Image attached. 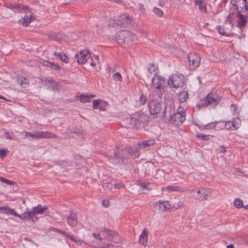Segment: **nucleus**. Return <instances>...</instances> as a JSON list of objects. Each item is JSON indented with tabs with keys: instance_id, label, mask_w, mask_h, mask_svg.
<instances>
[{
	"instance_id": "1",
	"label": "nucleus",
	"mask_w": 248,
	"mask_h": 248,
	"mask_svg": "<svg viewBox=\"0 0 248 248\" xmlns=\"http://www.w3.org/2000/svg\"><path fill=\"white\" fill-rule=\"evenodd\" d=\"M148 106L151 114L155 115L161 112L162 117H165L168 113L167 111L168 107L162 102L161 97L154 92L149 95Z\"/></svg>"
},
{
	"instance_id": "2",
	"label": "nucleus",
	"mask_w": 248,
	"mask_h": 248,
	"mask_svg": "<svg viewBox=\"0 0 248 248\" xmlns=\"http://www.w3.org/2000/svg\"><path fill=\"white\" fill-rule=\"evenodd\" d=\"M221 100V96L217 93H211L204 97L201 102L197 105V107L201 109L203 107H209L215 108Z\"/></svg>"
},
{
	"instance_id": "3",
	"label": "nucleus",
	"mask_w": 248,
	"mask_h": 248,
	"mask_svg": "<svg viewBox=\"0 0 248 248\" xmlns=\"http://www.w3.org/2000/svg\"><path fill=\"white\" fill-rule=\"evenodd\" d=\"M135 35L130 31L126 30L120 31L116 38V42L124 47L125 45H130L133 41Z\"/></svg>"
},
{
	"instance_id": "4",
	"label": "nucleus",
	"mask_w": 248,
	"mask_h": 248,
	"mask_svg": "<svg viewBox=\"0 0 248 248\" xmlns=\"http://www.w3.org/2000/svg\"><path fill=\"white\" fill-rule=\"evenodd\" d=\"M169 114L171 123L176 125H181L186 120L185 109L182 107H178L177 112L172 115H171L170 112H169Z\"/></svg>"
},
{
	"instance_id": "5",
	"label": "nucleus",
	"mask_w": 248,
	"mask_h": 248,
	"mask_svg": "<svg viewBox=\"0 0 248 248\" xmlns=\"http://www.w3.org/2000/svg\"><path fill=\"white\" fill-rule=\"evenodd\" d=\"M146 119V115L143 114L138 115L136 117L128 118L126 119L127 127L129 128H132L135 127L139 128L141 126H143Z\"/></svg>"
},
{
	"instance_id": "6",
	"label": "nucleus",
	"mask_w": 248,
	"mask_h": 248,
	"mask_svg": "<svg viewBox=\"0 0 248 248\" xmlns=\"http://www.w3.org/2000/svg\"><path fill=\"white\" fill-rule=\"evenodd\" d=\"M185 82V78L183 75L177 74L173 75L171 78H170L168 81V84L170 86L177 88L182 87L184 86Z\"/></svg>"
},
{
	"instance_id": "7",
	"label": "nucleus",
	"mask_w": 248,
	"mask_h": 248,
	"mask_svg": "<svg viewBox=\"0 0 248 248\" xmlns=\"http://www.w3.org/2000/svg\"><path fill=\"white\" fill-rule=\"evenodd\" d=\"M188 60L190 69L193 70L200 65L201 58L196 53H191L188 55Z\"/></svg>"
},
{
	"instance_id": "8",
	"label": "nucleus",
	"mask_w": 248,
	"mask_h": 248,
	"mask_svg": "<svg viewBox=\"0 0 248 248\" xmlns=\"http://www.w3.org/2000/svg\"><path fill=\"white\" fill-rule=\"evenodd\" d=\"M165 78L158 75H155L152 78L151 88L160 90L165 86Z\"/></svg>"
},
{
	"instance_id": "9",
	"label": "nucleus",
	"mask_w": 248,
	"mask_h": 248,
	"mask_svg": "<svg viewBox=\"0 0 248 248\" xmlns=\"http://www.w3.org/2000/svg\"><path fill=\"white\" fill-rule=\"evenodd\" d=\"M190 196L193 199L199 201H205V195L202 188L199 189H187L186 190Z\"/></svg>"
},
{
	"instance_id": "10",
	"label": "nucleus",
	"mask_w": 248,
	"mask_h": 248,
	"mask_svg": "<svg viewBox=\"0 0 248 248\" xmlns=\"http://www.w3.org/2000/svg\"><path fill=\"white\" fill-rule=\"evenodd\" d=\"M90 55L87 50L81 51L78 54H77L75 58L79 64H84L89 59Z\"/></svg>"
},
{
	"instance_id": "11",
	"label": "nucleus",
	"mask_w": 248,
	"mask_h": 248,
	"mask_svg": "<svg viewBox=\"0 0 248 248\" xmlns=\"http://www.w3.org/2000/svg\"><path fill=\"white\" fill-rule=\"evenodd\" d=\"M70 214L67 217V223L71 227H74L78 224L77 215L73 210L69 211Z\"/></svg>"
},
{
	"instance_id": "12",
	"label": "nucleus",
	"mask_w": 248,
	"mask_h": 248,
	"mask_svg": "<svg viewBox=\"0 0 248 248\" xmlns=\"http://www.w3.org/2000/svg\"><path fill=\"white\" fill-rule=\"evenodd\" d=\"M42 80L48 89L54 92H58L60 90V85L58 82L47 79H44Z\"/></svg>"
},
{
	"instance_id": "13",
	"label": "nucleus",
	"mask_w": 248,
	"mask_h": 248,
	"mask_svg": "<svg viewBox=\"0 0 248 248\" xmlns=\"http://www.w3.org/2000/svg\"><path fill=\"white\" fill-rule=\"evenodd\" d=\"M108 236V238L114 242L118 243L119 241V237L118 233L108 228H104L103 231Z\"/></svg>"
},
{
	"instance_id": "14",
	"label": "nucleus",
	"mask_w": 248,
	"mask_h": 248,
	"mask_svg": "<svg viewBox=\"0 0 248 248\" xmlns=\"http://www.w3.org/2000/svg\"><path fill=\"white\" fill-rule=\"evenodd\" d=\"M119 17L124 28L129 26L131 24L133 20L132 18L127 13L123 14L120 16Z\"/></svg>"
},
{
	"instance_id": "15",
	"label": "nucleus",
	"mask_w": 248,
	"mask_h": 248,
	"mask_svg": "<svg viewBox=\"0 0 248 248\" xmlns=\"http://www.w3.org/2000/svg\"><path fill=\"white\" fill-rule=\"evenodd\" d=\"M194 3L196 5L198 6L199 10L203 13H207L206 2L205 0H195Z\"/></svg>"
},
{
	"instance_id": "16",
	"label": "nucleus",
	"mask_w": 248,
	"mask_h": 248,
	"mask_svg": "<svg viewBox=\"0 0 248 248\" xmlns=\"http://www.w3.org/2000/svg\"><path fill=\"white\" fill-rule=\"evenodd\" d=\"M147 240H148V231L146 228H144L143 230L142 233L140 236L139 238V243L144 246H145L147 245Z\"/></svg>"
},
{
	"instance_id": "17",
	"label": "nucleus",
	"mask_w": 248,
	"mask_h": 248,
	"mask_svg": "<svg viewBox=\"0 0 248 248\" xmlns=\"http://www.w3.org/2000/svg\"><path fill=\"white\" fill-rule=\"evenodd\" d=\"M0 211L1 213L13 215L15 217L18 216V214L16 213L15 209L11 208L8 206L0 207Z\"/></svg>"
},
{
	"instance_id": "18",
	"label": "nucleus",
	"mask_w": 248,
	"mask_h": 248,
	"mask_svg": "<svg viewBox=\"0 0 248 248\" xmlns=\"http://www.w3.org/2000/svg\"><path fill=\"white\" fill-rule=\"evenodd\" d=\"M156 205L158 206L159 209L164 212L168 210H169L171 208V205L169 204L168 201H159L157 203H156Z\"/></svg>"
},
{
	"instance_id": "19",
	"label": "nucleus",
	"mask_w": 248,
	"mask_h": 248,
	"mask_svg": "<svg viewBox=\"0 0 248 248\" xmlns=\"http://www.w3.org/2000/svg\"><path fill=\"white\" fill-rule=\"evenodd\" d=\"M47 210H48V208L46 206H43L41 204H38L37 206L33 207L32 208V211L34 216L35 214H43Z\"/></svg>"
},
{
	"instance_id": "20",
	"label": "nucleus",
	"mask_w": 248,
	"mask_h": 248,
	"mask_svg": "<svg viewBox=\"0 0 248 248\" xmlns=\"http://www.w3.org/2000/svg\"><path fill=\"white\" fill-rule=\"evenodd\" d=\"M16 217H19L21 220H34L33 217H34L32 210L29 212L26 211L23 213L22 215H20L18 214V216H16Z\"/></svg>"
},
{
	"instance_id": "21",
	"label": "nucleus",
	"mask_w": 248,
	"mask_h": 248,
	"mask_svg": "<svg viewBox=\"0 0 248 248\" xmlns=\"http://www.w3.org/2000/svg\"><path fill=\"white\" fill-rule=\"evenodd\" d=\"M121 160H124V156L122 155L120 150H117L114 152L112 162L114 164H118L120 163Z\"/></svg>"
},
{
	"instance_id": "22",
	"label": "nucleus",
	"mask_w": 248,
	"mask_h": 248,
	"mask_svg": "<svg viewBox=\"0 0 248 248\" xmlns=\"http://www.w3.org/2000/svg\"><path fill=\"white\" fill-rule=\"evenodd\" d=\"M95 97V95L88 94H81L79 96V101L81 103L90 102L91 98Z\"/></svg>"
},
{
	"instance_id": "23",
	"label": "nucleus",
	"mask_w": 248,
	"mask_h": 248,
	"mask_svg": "<svg viewBox=\"0 0 248 248\" xmlns=\"http://www.w3.org/2000/svg\"><path fill=\"white\" fill-rule=\"evenodd\" d=\"M238 17L239 19L237 21V26L240 29L245 27L247 24V21L244 16L242 14L239 13L238 14Z\"/></svg>"
},
{
	"instance_id": "24",
	"label": "nucleus",
	"mask_w": 248,
	"mask_h": 248,
	"mask_svg": "<svg viewBox=\"0 0 248 248\" xmlns=\"http://www.w3.org/2000/svg\"><path fill=\"white\" fill-rule=\"evenodd\" d=\"M188 98V93L187 91H183L178 94V99L181 103L186 102Z\"/></svg>"
},
{
	"instance_id": "25",
	"label": "nucleus",
	"mask_w": 248,
	"mask_h": 248,
	"mask_svg": "<svg viewBox=\"0 0 248 248\" xmlns=\"http://www.w3.org/2000/svg\"><path fill=\"white\" fill-rule=\"evenodd\" d=\"M148 71L151 75H157L158 69L154 64H149L148 65Z\"/></svg>"
},
{
	"instance_id": "26",
	"label": "nucleus",
	"mask_w": 248,
	"mask_h": 248,
	"mask_svg": "<svg viewBox=\"0 0 248 248\" xmlns=\"http://www.w3.org/2000/svg\"><path fill=\"white\" fill-rule=\"evenodd\" d=\"M34 18L31 16L26 15L23 17L22 20L21 21V24L25 27H27L30 22L32 21Z\"/></svg>"
},
{
	"instance_id": "27",
	"label": "nucleus",
	"mask_w": 248,
	"mask_h": 248,
	"mask_svg": "<svg viewBox=\"0 0 248 248\" xmlns=\"http://www.w3.org/2000/svg\"><path fill=\"white\" fill-rule=\"evenodd\" d=\"M40 134L41 138L53 139L57 137L55 134L49 132L40 131Z\"/></svg>"
},
{
	"instance_id": "28",
	"label": "nucleus",
	"mask_w": 248,
	"mask_h": 248,
	"mask_svg": "<svg viewBox=\"0 0 248 248\" xmlns=\"http://www.w3.org/2000/svg\"><path fill=\"white\" fill-rule=\"evenodd\" d=\"M241 120L239 118H234L233 121L231 122V125L232 127V130H237L241 125Z\"/></svg>"
},
{
	"instance_id": "29",
	"label": "nucleus",
	"mask_w": 248,
	"mask_h": 248,
	"mask_svg": "<svg viewBox=\"0 0 248 248\" xmlns=\"http://www.w3.org/2000/svg\"><path fill=\"white\" fill-rule=\"evenodd\" d=\"M54 55L58 56L63 62H68V58L63 52L57 53L55 51L54 52Z\"/></svg>"
},
{
	"instance_id": "30",
	"label": "nucleus",
	"mask_w": 248,
	"mask_h": 248,
	"mask_svg": "<svg viewBox=\"0 0 248 248\" xmlns=\"http://www.w3.org/2000/svg\"><path fill=\"white\" fill-rule=\"evenodd\" d=\"M18 82L21 86L24 88H26L29 85V80L25 77H21L20 78H18Z\"/></svg>"
},
{
	"instance_id": "31",
	"label": "nucleus",
	"mask_w": 248,
	"mask_h": 248,
	"mask_svg": "<svg viewBox=\"0 0 248 248\" xmlns=\"http://www.w3.org/2000/svg\"><path fill=\"white\" fill-rule=\"evenodd\" d=\"M166 189L169 192L172 191H179L180 192H183L184 190L180 186H169L166 187Z\"/></svg>"
},
{
	"instance_id": "32",
	"label": "nucleus",
	"mask_w": 248,
	"mask_h": 248,
	"mask_svg": "<svg viewBox=\"0 0 248 248\" xmlns=\"http://www.w3.org/2000/svg\"><path fill=\"white\" fill-rule=\"evenodd\" d=\"M110 23L114 27H124L123 22L120 19L119 16L116 19L113 20Z\"/></svg>"
},
{
	"instance_id": "33",
	"label": "nucleus",
	"mask_w": 248,
	"mask_h": 248,
	"mask_svg": "<svg viewBox=\"0 0 248 248\" xmlns=\"http://www.w3.org/2000/svg\"><path fill=\"white\" fill-rule=\"evenodd\" d=\"M215 127H216V124H215V123H211L206 124L205 125L203 124V125L199 126L200 128H201L202 130L213 129V128H215Z\"/></svg>"
},
{
	"instance_id": "34",
	"label": "nucleus",
	"mask_w": 248,
	"mask_h": 248,
	"mask_svg": "<svg viewBox=\"0 0 248 248\" xmlns=\"http://www.w3.org/2000/svg\"><path fill=\"white\" fill-rule=\"evenodd\" d=\"M233 204L237 208H240L243 207V201L239 198H237L234 200Z\"/></svg>"
},
{
	"instance_id": "35",
	"label": "nucleus",
	"mask_w": 248,
	"mask_h": 248,
	"mask_svg": "<svg viewBox=\"0 0 248 248\" xmlns=\"http://www.w3.org/2000/svg\"><path fill=\"white\" fill-rule=\"evenodd\" d=\"M149 141H143L140 143H139L138 145L139 146V147L140 148H145L147 147H149L152 145L153 143Z\"/></svg>"
},
{
	"instance_id": "36",
	"label": "nucleus",
	"mask_w": 248,
	"mask_h": 248,
	"mask_svg": "<svg viewBox=\"0 0 248 248\" xmlns=\"http://www.w3.org/2000/svg\"><path fill=\"white\" fill-rule=\"evenodd\" d=\"M21 4H14L13 5L12 10L15 12L21 13Z\"/></svg>"
},
{
	"instance_id": "37",
	"label": "nucleus",
	"mask_w": 248,
	"mask_h": 248,
	"mask_svg": "<svg viewBox=\"0 0 248 248\" xmlns=\"http://www.w3.org/2000/svg\"><path fill=\"white\" fill-rule=\"evenodd\" d=\"M216 29L218 31V33L225 36H229V34H227L224 31V29L222 28L221 26H218L216 27Z\"/></svg>"
},
{
	"instance_id": "38",
	"label": "nucleus",
	"mask_w": 248,
	"mask_h": 248,
	"mask_svg": "<svg viewBox=\"0 0 248 248\" xmlns=\"http://www.w3.org/2000/svg\"><path fill=\"white\" fill-rule=\"evenodd\" d=\"M69 131L71 133H75L79 135L81 134L80 129L76 126H72L69 128Z\"/></svg>"
},
{
	"instance_id": "39",
	"label": "nucleus",
	"mask_w": 248,
	"mask_h": 248,
	"mask_svg": "<svg viewBox=\"0 0 248 248\" xmlns=\"http://www.w3.org/2000/svg\"><path fill=\"white\" fill-rule=\"evenodd\" d=\"M154 13L159 17H161L163 15V12L159 8L155 7L153 9Z\"/></svg>"
},
{
	"instance_id": "40",
	"label": "nucleus",
	"mask_w": 248,
	"mask_h": 248,
	"mask_svg": "<svg viewBox=\"0 0 248 248\" xmlns=\"http://www.w3.org/2000/svg\"><path fill=\"white\" fill-rule=\"evenodd\" d=\"M212 136H210L209 135H205V134H200L197 135V137L199 139H201L202 140H209V137Z\"/></svg>"
},
{
	"instance_id": "41",
	"label": "nucleus",
	"mask_w": 248,
	"mask_h": 248,
	"mask_svg": "<svg viewBox=\"0 0 248 248\" xmlns=\"http://www.w3.org/2000/svg\"><path fill=\"white\" fill-rule=\"evenodd\" d=\"M112 186L113 185L108 182L104 183L102 184V187L104 190L111 189Z\"/></svg>"
},
{
	"instance_id": "42",
	"label": "nucleus",
	"mask_w": 248,
	"mask_h": 248,
	"mask_svg": "<svg viewBox=\"0 0 248 248\" xmlns=\"http://www.w3.org/2000/svg\"><path fill=\"white\" fill-rule=\"evenodd\" d=\"M102 102V100H94L93 102V109H97L99 108V106L101 104V103Z\"/></svg>"
},
{
	"instance_id": "43",
	"label": "nucleus",
	"mask_w": 248,
	"mask_h": 248,
	"mask_svg": "<svg viewBox=\"0 0 248 248\" xmlns=\"http://www.w3.org/2000/svg\"><path fill=\"white\" fill-rule=\"evenodd\" d=\"M55 232L63 235V236H67V237H69L70 235L67 232H65L64 231H62V230H60L57 228H54Z\"/></svg>"
},
{
	"instance_id": "44",
	"label": "nucleus",
	"mask_w": 248,
	"mask_h": 248,
	"mask_svg": "<svg viewBox=\"0 0 248 248\" xmlns=\"http://www.w3.org/2000/svg\"><path fill=\"white\" fill-rule=\"evenodd\" d=\"M139 102L141 105H145L147 102L146 96H145L143 94H142L140 97Z\"/></svg>"
},
{
	"instance_id": "45",
	"label": "nucleus",
	"mask_w": 248,
	"mask_h": 248,
	"mask_svg": "<svg viewBox=\"0 0 248 248\" xmlns=\"http://www.w3.org/2000/svg\"><path fill=\"white\" fill-rule=\"evenodd\" d=\"M69 238L71 241L74 242L78 245H81L82 244V241L76 239L74 235H71L69 236Z\"/></svg>"
},
{
	"instance_id": "46",
	"label": "nucleus",
	"mask_w": 248,
	"mask_h": 248,
	"mask_svg": "<svg viewBox=\"0 0 248 248\" xmlns=\"http://www.w3.org/2000/svg\"><path fill=\"white\" fill-rule=\"evenodd\" d=\"M112 78L115 81H122V77L119 72H117L112 76Z\"/></svg>"
},
{
	"instance_id": "47",
	"label": "nucleus",
	"mask_w": 248,
	"mask_h": 248,
	"mask_svg": "<svg viewBox=\"0 0 248 248\" xmlns=\"http://www.w3.org/2000/svg\"><path fill=\"white\" fill-rule=\"evenodd\" d=\"M172 206L174 208L176 209H178L179 208H180L181 207L183 206L184 203L182 201H178L177 202L173 203L172 204Z\"/></svg>"
},
{
	"instance_id": "48",
	"label": "nucleus",
	"mask_w": 248,
	"mask_h": 248,
	"mask_svg": "<svg viewBox=\"0 0 248 248\" xmlns=\"http://www.w3.org/2000/svg\"><path fill=\"white\" fill-rule=\"evenodd\" d=\"M48 65L51 69H55L56 70H60L61 69L60 66L58 64L50 62L48 63Z\"/></svg>"
},
{
	"instance_id": "49",
	"label": "nucleus",
	"mask_w": 248,
	"mask_h": 248,
	"mask_svg": "<svg viewBox=\"0 0 248 248\" xmlns=\"http://www.w3.org/2000/svg\"><path fill=\"white\" fill-rule=\"evenodd\" d=\"M31 138L33 139L41 138L40 131H34L32 133Z\"/></svg>"
},
{
	"instance_id": "50",
	"label": "nucleus",
	"mask_w": 248,
	"mask_h": 248,
	"mask_svg": "<svg viewBox=\"0 0 248 248\" xmlns=\"http://www.w3.org/2000/svg\"><path fill=\"white\" fill-rule=\"evenodd\" d=\"M0 181L4 183L8 184V185H12L13 184V181H10L9 180H7L6 179H5L1 176H0Z\"/></svg>"
},
{
	"instance_id": "51",
	"label": "nucleus",
	"mask_w": 248,
	"mask_h": 248,
	"mask_svg": "<svg viewBox=\"0 0 248 248\" xmlns=\"http://www.w3.org/2000/svg\"><path fill=\"white\" fill-rule=\"evenodd\" d=\"M7 155V151L5 149L0 150V158H3Z\"/></svg>"
},
{
	"instance_id": "52",
	"label": "nucleus",
	"mask_w": 248,
	"mask_h": 248,
	"mask_svg": "<svg viewBox=\"0 0 248 248\" xmlns=\"http://www.w3.org/2000/svg\"><path fill=\"white\" fill-rule=\"evenodd\" d=\"M232 123L231 121H227L225 124V127L227 129H232V127L231 125Z\"/></svg>"
},
{
	"instance_id": "53",
	"label": "nucleus",
	"mask_w": 248,
	"mask_h": 248,
	"mask_svg": "<svg viewBox=\"0 0 248 248\" xmlns=\"http://www.w3.org/2000/svg\"><path fill=\"white\" fill-rule=\"evenodd\" d=\"M203 192L205 193L204 195H205V200H207V196L212 195V192L210 191H207L204 188H202Z\"/></svg>"
},
{
	"instance_id": "54",
	"label": "nucleus",
	"mask_w": 248,
	"mask_h": 248,
	"mask_svg": "<svg viewBox=\"0 0 248 248\" xmlns=\"http://www.w3.org/2000/svg\"><path fill=\"white\" fill-rule=\"evenodd\" d=\"M113 186H114L115 188L119 189L121 187H124V185L122 183H118L113 185Z\"/></svg>"
},
{
	"instance_id": "55",
	"label": "nucleus",
	"mask_w": 248,
	"mask_h": 248,
	"mask_svg": "<svg viewBox=\"0 0 248 248\" xmlns=\"http://www.w3.org/2000/svg\"><path fill=\"white\" fill-rule=\"evenodd\" d=\"M30 7L27 6H25L23 4H22V6H21V12H25V11H30Z\"/></svg>"
},
{
	"instance_id": "56",
	"label": "nucleus",
	"mask_w": 248,
	"mask_h": 248,
	"mask_svg": "<svg viewBox=\"0 0 248 248\" xmlns=\"http://www.w3.org/2000/svg\"><path fill=\"white\" fill-rule=\"evenodd\" d=\"M102 204L104 206L108 207L109 206V202L108 200H103Z\"/></svg>"
},
{
	"instance_id": "57",
	"label": "nucleus",
	"mask_w": 248,
	"mask_h": 248,
	"mask_svg": "<svg viewBox=\"0 0 248 248\" xmlns=\"http://www.w3.org/2000/svg\"><path fill=\"white\" fill-rule=\"evenodd\" d=\"M93 236L95 239H98L100 241H101L102 239V237L100 236V233H93Z\"/></svg>"
},
{
	"instance_id": "58",
	"label": "nucleus",
	"mask_w": 248,
	"mask_h": 248,
	"mask_svg": "<svg viewBox=\"0 0 248 248\" xmlns=\"http://www.w3.org/2000/svg\"><path fill=\"white\" fill-rule=\"evenodd\" d=\"M141 187L142 188V190H145L146 191H144L143 193H146L147 191H149V189H148V187L145 186V185H141Z\"/></svg>"
},
{
	"instance_id": "59",
	"label": "nucleus",
	"mask_w": 248,
	"mask_h": 248,
	"mask_svg": "<svg viewBox=\"0 0 248 248\" xmlns=\"http://www.w3.org/2000/svg\"><path fill=\"white\" fill-rule=\"evenodd\" d=\"M13 4H12L11 3H6L4 4V6L7 7V8H8L12 9V7H13Z\"/></svg>"
},
{
	"instance_id": "60",
	"label": "nucleus",
	"mask_w": 248,
	"mask_h": 248,
	"mask_svg": "<svg viewBox=\"0 0 248 248\" xmlns=\"http://www.w3.org/2000/svg\"><path fill=\"white\" fill-rule=\"evenodd\" d=\"M4 134L7 136L6 137V138L7 139H8V140H12V136L9 135V133L8 132H5L4 133Z\"/></svg>"
},
{
	"instance_id": "61",
	"label": "nucleus",
	"mask_w": 248,
	"mask_h": 248,
	"mask_svg": "<svg viewBox=\"0 0 248 248\" xmlns=\"http://www.w3.org/2000/svg\"><path fill=\"white\" fill-rule=\"evenodd\" d=\"M226 152L225 147L223 146H220V152L222 153H225Z\"/></svg>"
},
{
	"instance_id": "62",
	"label": "nucleus",
	"mask_w": 248,
	"mask_h": 248,
	"mask_svg": "<svg viewBox=\"0 0 248 248\" xmlns=\"http://www.w3.org/2000/svg\"><path fill=\"white\" fill-rule=\"evenodd\" d=\"M139 7H140V10L142 12H144V11H145V9L144 8H143V5L142 4H140L139 5Z\"/></svg>"
},
{
	"instance_id": "63",
	"label": "nucleus",
	"mask_w": 248,
	"mask_h": 248,
	"mask_svg": "<svg viewBox=\"0 0 248 248\" xmlns=\"http://www.w3.org/2000/svg\"><path fill=\"white\" fill-rule=\"evenodd\" d=\"M25 136H26V137H27V136H29V137H31V135H32V133H31V132H30L26 131V132H25Z\"/></svg>"
},
{
	"instance_id": "64",
	"label": "nucleus",
	"mask_w": 248,
	"mask_h": 248,
	"mask_svg": "<svg viewBox=\"0 0 248 248\" xmlns=\"http://www.w3.org/2000/svg\"><path fill=\"white\" fill-rule=\"evenodd\" d=\"M227 248H234V246L232 244H230L227 246Z\"/></svg>"
}]
</instances>
